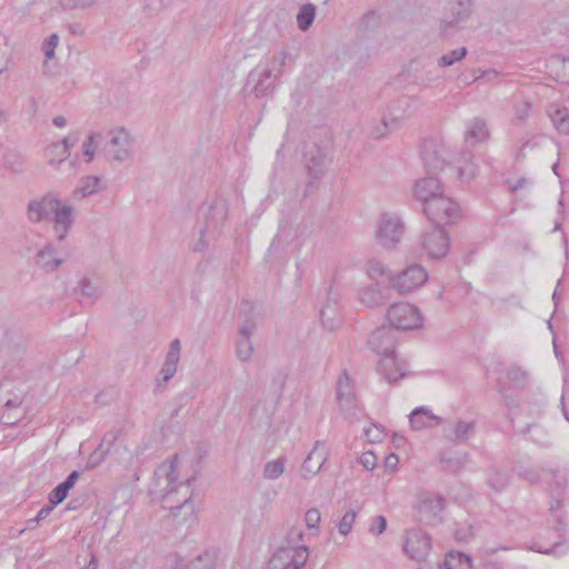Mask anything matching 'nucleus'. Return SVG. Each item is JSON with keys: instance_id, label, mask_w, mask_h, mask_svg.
Masks as SVG:
<instances>
[{"instance_id": "obj_51", "label": "nucleus", "mask_w": 569, "mask_h": 569, "mask_svg": "<svg viewBox=\"0 0 569 569\" xmlns=\"http://www.w3.org/2000/svg\"><path fill=\"white\" fill-rule=\"evenodd\" d=\"M387 529V519L382 515L375 516L371 519L368 531L373 536H380Z\"/></svg>"}, {"instance_id": "obj_18", "label": "nucleus", "mask_w": 569, "mask_h": 569, "mask_svg": "<svg viewBox=\"0 0 569 569\" xmlns=\"http://www.w3.org/2000/svg\"><path fill=\"white\" fill-rule=\"evenodd\" d=\"M78 141V134H69L62 140L50 143L44 149V158L49 166L56 167L66 161L70 156V150Z\"/></svg>"}, {"instance_id": "obj_62", "label": "nucleus", "mask_w": 569, "mask_h": 569, "mask_svg": "<svg viewBox=\"0 0 569 569\" xmlns=\"http://www.w3.org/2000/svg\"><path fill=\"white\" fill-rule=\"evenodd\" d=\"M21 402H22V400L19 397H16L14 399H8L4 402L3 411H21L20 410Z\"/></svg>"}, {"instance_id": "obj_30", "label": "nucleus", "mask_w": 569, "mask_h": 569, "mask_svg": "<svg viewBox=\"0 0 569 569\" xmlns=\"http://www.w3.org/2000/svg\"><path fill=\"white\" fill-rule=\"evenodd\" d=\"M359 301L369 308L378 307L383 302V296L378 283L363 287L359 291Z\"/></svg>"}, {"instance_id": "obj_38", "label": "nucleus", "mask_w": 569, "mask_h": 569, "mask_svg": "<svg viewBox=\"0 0 569 569\" xmlns=\"http://www.w3.org/2000/svg\"><path fill=\"white\" fill-rule=\"evenodd\" d=\"M326 158V153L323 150L316 148L315 153L312 151H308L306 153L307 168L309 173L318 178L319 173H321V167L323 164Z\"/></svg>"}, {"instance_id": "obj_47", "label": "nucleus", "mask_w": 569, "mask_h": 569, "mask_svg": "<svg viewBox=\"0 0 569 569\" xmlns=\"http://www.w3.org/2000/svg\"><path fill=\"white\" fill-rule=\"evenodd\" d=\"M71 488L66 485L64 482L59 483L50 493H49V502L52 503V506H57L61 503L68 496L69 490Z\"/></svg>"}, {"instance_id": "obj_39", "label": "nucleus", "mask_w": 569, "mask_h": 569, "mask_svg": "<svg viewBox=\"0 0 569 569\" xmlns=\"http://www.w3.org/2000/svg\"><path fill=\"white\" fill-rule=\"evenodd\" d=\"M443 508L445 500L442 497H430L422 500L420 506V512L430 513L431 517L428 520H432L433 518L438 517V515L443 510Z\"/></svg>"}, {"instance_id": "obj_1", "label": "nucleus", "mask_w": 569, "mask_h": 569, "mask_svg": "<svg viewBox=\"0 0 569 569\" xmlns=\"http://www.w3.org/2000/svg\"><path fill=\"white\" fill-rule=\"evenodd\" d=\"M191 481L192 478L180 479L179 459L174 456L157 468L152 492L161 500L163 508L184 510L187 519L194 515Z\"/></svg>"}, {"instance_id": "obj_57", "label": "nucleus", "mask_w": 569, "mask_h": 569, "mask_svg": "<svg viewBox=\"0 0 569 569\" xmlns=\"http://www.w3.org/2000/svg\"><path fill=\"white\" fill-rule=\"evenodd\" d=\"M118 435H119V431L118 430H111L109 432H107L102 440H101V443H100V449L104 450V453H108L110 452L111 450V447L113 445V442L117 440L118 438Z\"/></svg>"}, {"instance_id": "obj_59", "label": "nucleus", "mask_w": 569, "mask_h": 569, "mask_svg": "<svg viewBox=\"0 0 569 569\" xmlns=\"http://www.w3.org/2000/svg\"><path fill=\"white\" fill-rule=\"evenodd\" d=\"M22 417V411H3L1 413V422L7 426L14 425Z\"/></svg>"}, {"instance_id": "obj_35", "label": "nucleus", "mask_w": 569, "mask_h": 569, "mask_svg": "<svg viewBox=\"0 0 569 569\" xmlns=\"http://www.w3.org/2000/svg\"><path fill=\"white\" fill-rule=\"evenodd\" d=\"M238 333L236 353L241 362H247L249 361V326L247 323L241 325Z\"/></svg>"}, {"instance_id": "obj_61", "label": "nucleus", "mask_w": 569, "mask_h": 569, "mask_svg": "<svg viewBox=\"0 0 569 569\" xmlns=\"http://www.w3.org/2000/svg\"><path fill=\"white\" fill-rule=\"evenodd\" d=\"M366 437L371 442H379L383 439V431L378 427H375L373 429H367Z\"/></svg>"}, {"instance_id": "obj_55", "label": "nucleus", "mask_w": 569, "mask_h": 569, "mask_svg": "<svg viewBox=\"0 0 569 569\" xmlns=\"http://www.w3.org/2000/svg\"><path fill=\"white\" fill-rule=\"evenodd\" d=\"M56 506H52V503L49 502V505L43 506L37 513V516L30 520H28L29 528H33L37 526L41 520L46 519L51 511L53 510Z\"/></svg>"}, {"instance_id": "obj_21", "label": "nucleus", "mask_w": 569, "mask_h": 569, "mask_svg": "<svg viewBox=\"0 0 569 569\" xmlns=\"http://www.w3.org/2000/svg\"><path fill=\"white\" fill-rule=\"evenodd\" d=\"M327 457L328 453L325 450V443L321 441H316L313 449L309 452V455L302 462V477L310 478L317 475L321 470L323 463L326 462Z\"/></svg>"}, {"instance_id": "obj_5", "label": "nucleus", "mask_w": 569, "mask_h": 569, "mask_svg": "<svg viewBox=\"0 0 569 569\" xmlns=\"http://www.w3.org/2000/svg\"><path fill=\"white\" fill-rule=\"evenodd\" d=\"M368 346L371 350L381 356L378 363V372L383 379L393 380L395 377L388 372V366H396L395 332L392 328L380 327L372 331L368 338Z\"/></svg>"}, {"instance_id": "obj_17", "label": "nucleus", "mask_w": 569, "mask_h": 569, "mask_svg": "<svg viewBox=\"0 0 569 569\" xmlns=\"http://www.w3.org/2000/svg\"><path fill=\"white\" fill-rule=\"evenodd\" d=\"M181 343L179 339H173L169 345L162 367L157 378L158 388L166 386L177 373L180 361Z\"/></svg>"}, {"instance_id": "obj_13", "label": "nucleus", "mask_w": 569, "mask_h": 569, "mask_svg": "<svg viewBox=\"0 0 569 569\" xmlns=\"http://www.w3.org/2000/svg\"><path fill=\"white\" fill-rule=\"evenodd\" d=\"M431 549L430 537L421 529H410L405 533L403 550L406 555L418 562L425 561Z\"/></svg>"}, {"instance_id": "obj_37", "label": "nucleus", "mask_w": 569, "mask_h": 569, "mask_svg": "<svg viewBox=\"0 0 569 569\" xmlns=\"http://www.w3.org/2000/svg\"><path fill=\"white\" fill-rule=\"evenodd\" d=\"M443 567L445 569H470L471 559L461 552L450 551L446 556Z\"/></svg>"}, {"instance_id": "obj_15", "label": "nucleus", "mask_w": 569, "mask_h": 569, "mask_svg": "<svg viewBox=\"0 0 569 569\" xmlns=\"http://www.w3.org/2000/svg\"><path fill=\"white\" fill-rule=\"evenodd\" d=\"M422 160L428 170L440 171L451 161V151L442 144L428 142L422 148Z\"/></svg>"}, {"instance_id": "obj_49", "label": "nucleus", "mask_w": 569, "mask_h": 569, "mask_svg": "<svg viewBox=\"0 0 569 569\" xmlns=\"http://www.w3.org/2000/svg\"><path fill=\"white\" fill-rule=\"evenodd\" d=\"M508 379L516 386H525L528 381V372L519 367L510 368L507 373Z\"/></svg>"}, {"instance_id": "obj_41", "label": "nucleus", "mask_w": 569, "mask_h": 569, "mask_svg": "<svg viewBox=\"0 0 569 569\" xmlns=\"http://www.w3.org/2000/svg\"><path fill=\"white\" fill-rule=\"evenodd\" d=\"M101 0H58V4L64 11L89 10L98 7Z\"/></svg>"}, {"instance_id": "obj_44", "label": "nucleus", "mask_w": 569, "mask_h": 569, "mask_svg": "<svg viewBox=\"0 0 569 569\" xmlns=\"http://www.w3.org/2000/svg\"><path fill=\"white\" fill-rule=\"evenodd\" d=\"M466 54H467V49L465 47L451 50V51L442 54L438 59V64L440 67H450L455 62L460 61L461 59H463L466 57Z\"/></svg>"}, {"instance_id": "obj_23", "label": "nucleus", "mask_w": 569, "mask_h": 569, "mask_svg": "<svg viewBox=\"0 0 569 569\" xmlns=\"http://www.w3.org/2000/svg\"><path fill=\"white\" fill-rule=\"evenodd\" d=\"M62 263L63 260L57 256L51 242L46 243L36 254V264L47 273L57 271Z\"/></svg>"}, {"instance_id": "obj_45", "label": "nucleus", "mask_w": 569, "mask_h": 569, "mask_svg": "<svg viewBox=\"0 0 569 569\" xmlns=\"http://www.w3.org/2000/svg\"><path fill=\"white\" fill-rule=\"evenodd\" d=\"M458 176L462 181L472 180L477 173L478 168L471 160H466V163H461V160H457Z\"/></svg>"}, {"instance_id": "obj_22", "label": "nucleus", "mask_w": 569, "mask_h": 569, "mask_svg": "<svg viewBox=\"0 0 569 569\" xmlns=\"http://www.w3.org/2000/svg\"><path fill=\"white\" fill-rule=\"evenodd\" d=\"M415 197L425 206H429L431 200L438 198L442 192L439 180L435 177L423 178L416 182Z\"/></svg>"}, {"instance_id": "obj_11", "label": "nucleus", "mask_w": 569, "mask_h": 569, "mask_svg": "<svg viewBox=\"0 0 569 569\" xmlns=\"http://www.w3.org/2000/svg\"><path fill=\"white\" fill-rule=\"evenodd\" d=\"M420 107L417 97H400L392 101L388 107L387 114L383 117L386 128L397 127L400 122L415 116Z\"/></svg>"}, {"instance_id": "obj_58", "label": "nucleus", "mask_w": 569, "mask_h": 569, "mask_svg": "<svg viewBox=\"0 0 569 569\" xmlns=\"http://www.w3.org/2000/svg\"><path fill=\"white\" fill-rule=\"evenodd\" d=\"M468 459H469L468 453L459 455L455 461L452 459H446V460H443V462L446 465L445 468L456 471L457 469L461 468L468 461Z\"/></svg>"}, {"instance_id": "obj_29", "label": "nucleus", "mask_w": 569, "mask_h": 569, "mask_svg": "<svg viewBox=\"0 0 569 569\" xmlns=\"http://www.w3.org/2000/svg\"><path fill=\"white\" fill-rule=\"evenodd\" d=\"M100 189V178L97 176L83 177L72 192L74 199H83L97 193Z\"/></svg>"}, {"instance_id": "obj_14", "label": "nucleus", "mask_w": 569, "mask_h": 569, "mask_svg": "<svg viewBox=\"0 0 569 569\" xmlns=\"http://www.w3.org/2000/svg\"><path fill=\"white\" fill-rule=\"evenodd\" d=\"M307 558L306 548L281 549L271 558L268 569H302Z\"/></svg>"}, {"instance_id": "obj_50", "label": "nucleus", "mask_w": 569, "mask_h": 569, "mask_svg": "<svg viewBox=\"0 0 569 569\" xmlns=\"http://www.w3.org/2000/svg\"><path fill=\"white\" fill-rule=\"evenodd\" d=\"M141 450L137 448L134 452H130L128 467L132 469L131 480L132 482H137L140 479V473L138 471L139 466L141 465L140 460Z\"/></svg>"}, {"instance_id": "obj_56", "label": "nucleus", "mask_w": 569, "mask_h": 569, "mask_svg": "<svg viewBox=\"0 0 569 569\" xmlns=\"http://www.w3.org/2000/svg\"><path fill=\"white\" fill-rule=\"evenodd\" d=\"M320 511L316 508L309 509L306 512L305 520L309 529H317L320 522Z\"/></svg>"}, {"instance_id": "obj_12", "label": "nucleus", "mask_w": 569, "mask_h": 569, "mask_svg": "<svg viewBox=\"0 0 569 569\" xmlns=\"http://www.w3.org/2000/svg\"><path fill=\"white\" fill-rule=\"evenodd\" d=\"M286 60L287 53L284 51L271 58L266 69L260 73V78L253 88L256 96H266L274 88L276 80L281 74Z\"/></svg>"}, {"instance_id": "obj_42", "label": "nucleus", "mask_w": 569, "mask_h": 569, "mask_svg": "<svg viewBox=\"0 0 569 569\" xmlns=\"http://www.w3.org/2000/svg\"><path fill=\"white\" fill-rule=\"evenodd\" d=\"M286 458L279 457L266 463L263 468V477L266 479L276 480L284 472Z\"/></svg>"}, {"instance_id": "obj_48", "label": "nucleus", "mask_w": 569, "mask_h": 569, "mask_svg": "<svg viewBox=\"0 0 569 569\" xmlns=\"http://www.w3.org/2000/svg\"><path fill=\"white\" fill-rule=\"evenodd\" d=\"M356 517H357V512L352 509L347 511L342 516V518L338 525V530L342 536H347L351 531V528H352V525L355 523Z\"/></svg>"}, {"instance_id": "obj_34", "label": "nucleus", "mask_w": 569, "mask_h": 569, "mask_svg": "<svg viewBox=\"0 0 569 569\" xmlns=\"http://www.w3.org/2000/svg\"><path fill=\"white\" fill-rule=\"evenodd\" d=\"M3 166L12 173H22L26 170V158L13 150H8L3 154Z\"/></svg>"}, {"instance_id": "obj_6", "label": "nucleus", "mask_w": 569, "mask_h": 569, "mask_svg": "<svg viewBox=\"0 0 569 569\" xmlns=\"http://www.w3.org/2000/svg\"><path fill=\"white\" fill-rule=\"evenodd\" d=\"M417 248L419 249L420 257L440 260L449 252V234L443 228L435 226L419 236Z\"/></svg>"}, {"instance_id": "obj_7", "label": "nucleus", "mask_w": 569, "mask_h": 569, "mask_svg": "<svg viewBox=\"0 0 569 569\" xmlns=\"http://www.w3.org/2000/svg\"><path fill=\"white\" fill-rule=\"evenodd\" d=\"M387 319L390 328L403 331L419 329L423 325L419 308L409 302L391 305L387 310Z\"/></svg>"}, {"instance_id": "obj_24", "label": "nucleus", "mask_w": 569, "mask_h": 569, "mask_svg": "<svg viewBox=\"0 0 569 569\" xmlns=\"http://www.w3.org/2000/svg\"><path fill=\"white\" fill-rule=\"evenodd\" d=\"M409 422L413 430H422L439 426L442 419L427 407H418L409 415Z\"/></svg>"}, {"instance_id": "obj_25", "label": "nucleus", "mask_w": 569, "mask_h": 569, "mask_svg": "<svg viewBox=\"0 0 569 569\" xmlns=\"http://www.w3.org/2000/svg\"><path fill=\"white\" fill-rule=\"evenodd\" d=\"M546 479L551 496L556 499L557 506L565 498L568 487V476L565 471L550 469L546 471Z\"/></svg>"}, {"instance_id": "obj_52", "label": "nucleus", "mask_w": 569, "mask_h": 569, "mask_svg": "<svg viewBox=\"0 0 569 569\" xmlns=\"http://www.w3.org/2000/svg\"><path fill=\"white\" fill-rule=\"evenodd\" d=\"M388 372L391 373L395 379L389 380L386 379L389 383H393L398 381L400 378H403L407 373V363L405 361H399L396 357V366H388Z\"/></svg>"}, {"instance_id": "obj_54", "label": "nucleus", "mask_w": 569, "mask_h": 569, "mask_svg": "<svg viewBox=\"0 0 569 569\" xmlns=\"http://www.w3.org/2000/svg\"><path fill=\"white\" fill-rule=\"evenodd\" d=\"M166 6V0H144V10L149 16L158 14Z\"/></svg>"}, {"instance_id": "obj_40", "label": "nucleus", "mask_w": 569, "mask_h": 569, "mask_svg": "<svg viewBox=\"0 0 569 569\" xmlns=\"http://www.w3.org/2000/svg\"><path fill=\"white\" fill-rule=\"evenodd\" d=\"M316 16V7L312 3L303 4L297 16V23L301 31H307Z\"/></svg>"}, {"instance_id": "obj_4", "label": "nucleus", "mask_w": 569, "mask_h": 569, "mask_svg": "<svg viewBox=\"0 0 569 569\" xmlns=\"http://www.w3.org/2000/svg\"><path fill=\"white\" fill-rule=\"evenodd\" d=\"M136 137L129 129L116 126L108 130L102 151L109 161H129L136 154Z\"/></svg>"}, {"instance_id": "obj_53", "label": "nucleus", "mask_w": 569, "mask_h": 569, "mask_svg": "<svg viewBox=\"0 0 569 569\" xmlns=\"http://www.w3.org/2000/svg\"><path fill=\"white\" fill-rule=\"evenodd\" d=\"M59 38L57 34H51L42 46V50L44 52L46 60H50L54 56V50L58 46Z\"/></svg>"}, {"instance_id": "obj_64", "label": "nucleus", "mask_w": 569, "mask_h": 569, "mask_svg": "<svg viewBox=\"0 0 569 569\" xmlns=\"http://www.w3.org/2000/svg\"><path fill=\"white\" fill-rule=\"evenodd\" d=\"M10 342V330L4 325H0V346Z\"/></svg>"}, {"instance_id": "obj_27", "label": "nucleus", "mask_w": 569, "mask_h": 569, "mask_svg": "<svg viewBox=\"0 0 569 569\" xmlns=\"http://www.w3.org/2000/svg\"><path fill=\"white\" fill-rule=\"evenodd\" d=\"M490 136L489 129L485 120L480 118L472 119L465 132L466 142L470 146H475L480 142H485L488 140Z\"/></svg>"}, {"instance_id": "obj_26", "label": "nucleus", "mask_w": 569, "mask_h": 569, "mask_svg": "<svg viewBox=\"0 0 569 569\" xmlns=\"http://www.w3.org/2000/svg\"><path fill=\"white\" fill-rule=\"evenodd\" d=\"M77 290L81 296V302L94 303L102 295L103 288L99 280L83 277Z\"/></svg>"}, {"instance_id": "obj_19", "label": "nucleus", "mask_w": 569, "mask_h": 569, "mask_svg": "<svg viewBox=\"0 0 569 569\" xmlns=\"http://www.w3.org/2000/svg\"><path fill=\"white\" fill-rule=\"evenodd\" d=\"M476 432L475 420L458 419L455 422H447L442 428L443 437L451 442H466Z\"/></svg>"}, {"instance_id": "obj_33", "label": "nucleus", "mask_w": 569, "mask_h": 569, "mask_svg": "<svg viewBox=\"0 0 569 569\" xmlns=\"http://www.w3.org/2000/svg\"><path fill=\"white\" fill-rule=\"evenodd\" d=\"M532 111V103L523 98L515 99L513 116L511 122L515 126H522L529 118Z\"/></svg>"}, {"instance_id": "obj_36", "label": "nucleus", "mask_w": 569, "mask_h": 569, "mask_svg": "<svg viewBox=\"0 0 569 569\" xmlns=\"http://www.w3.org/2000/svg\"><path fill=\"white\" fill-rule=\"evenodd\" d=\"M101 141V134L96 131L89 132L86 140L82 142V154L86 162H92Z\"/></svg>"}, {"instance_id": "obj_32", "label": "nucleus", "mask_w": 569, "mask_h": 569, "mask_svg": "<svg viewBox=\"0 0 569 569\" xmlns=\"http://www.w3.org/2000/svg\"><path fill=\"white\" fill-rule=\"evenodd\" d=\"M510 482V475L500 468L493 467L488 473V486L497 492L505 490Z\"/></svg>"}, {"instance_id": "obj_46", "label": "nucleus", "mask_w": 569, "mask_h": 569, "mask_svg": "<svg viewBox=\"0 0 569 569\" xmlns=\"http://www.w3.org/2000/svg\"><path fill=\"white\" fill-rule=\"evenodd\" d=\"M451 12L455 16L452 19L447 21V24L456 27L462 21H465L469 14L470 10L468 7H466L462 2H458L452 6Z\"/></svg>"}, {"instance_id": "obj_60", "label": "nucleus", "mask_w": 569, "mask_h": 569, "mask_svg": "<svg viewBox=\"0 0 569 569\" xmlns=\"http://www.w3.org/2000/svg\"><path fill=\"white\" fill-rule=\"evenodd\" d=\"M360 463L367 469V470H373L377 466V457L373 452L367 451L363 452L360 457Z\"/></svg>"}, {"instance_id": "obj_3", "label": "nucleus", "mask_w": 569, "mask_h": 569, "mask_svg": "<svg viewBox=\"0 0 569 569\" xmlns=\"http://www.w3.org/2000/svg\"><path fill=\"white\" fill-rule=\"evenodd\" d=\"M228 217L227 202L222 198H213L203 202L198 210L200 240L194 246L196 251L206 249L211 239L221 234Z\"/></svg>"}, {"instance_id": "obj_9", "label": "nucleus", "mask_w": 569, "mask_h": 569, "mask_svg": "<svg viewBox=\"0 0 569 569\" xmlns=\"http://www.w3.org/2000/svg\"><path fill=\"white\" fill-rule=\"evenodd\" d=\"M423 212L437 227L453 223L460 217L458 203L453 199L443 196V193L431 200L429 206H425Z\"/></svg>"}, {"instance_id": "obj_28", "label": "nucleus", "mask_w": 569, "mask_h": 569, "mask_svg": "<svg viewBox=\"0 0 569 569\" xmlns=\"http://www.w3.org/2000/svg\"><path fill=\"white\" fill-rule=\"evenodd\" d=\"M337 400L342 409L349 410L355 407L352 386L346 372L339 377L337 382Z\"/></svg>"}, {"instance_id": "obj_16", "label": "nucleus", "mask_w": 569, "mask_h": 569, "mask_svg": "<svg viewBox=\"0 0 569 569\" xmlns=\"http://www.w3.org/2000/svg\"><path fill=\"white\" fill-rule=\"evenodd\" d=\"M322 327L328 331H336L342 326L343 317L337 295L330 290L326 302L320 310Z\"/></svg>"}, {"instance_id": "obj_31", "label": "nucleus", "mask_w": 569, "mask_h": 569, "mask_svg": "<svg viewBox=\"0 0 569 569\" xmlns=\"http://www.w3.org/2000/svg\"><path fill=\"white\" fill-rule=\"evenodd\" d=\"M549 116L556 129L563 134H569V111L566 108L551 106Z\"/></svg>"}, {"instance_id": "obj_2", "label": "nucleus", "mask_w": 569, "mask_h": 569, "mask_svg": "<svg viewBox=\"0 0 569 569\" xmlns=\"http://www.w3.org/2000/svg\"><path fill=\"white\" fill-rule=\"evenodd\" d=\"M27 219L31 223L51 221L57 240L63 241L74 224V207L57 193L47 192L28 202Z\"/></svg>"}, {"instance_id": "obj_20", "label": "nucleus", "mask_w": 569, "mask_h": 569, "mask_svg": "<svg viewBox=\"0 0 569 569\" xmlns=\"http://www.w3.org/2000/svg\"><path fill=\"white\" fill-rule=\"evenodd\" d=\"M219 563V552L216 549H206L190 560L177 559L172 569H216Z\"/></svg>"}, {"instance_id": "obj_8", "label": "nucleus", "mask_w": 569, "mask_h": 569, "mask_svg": "<svg viewBox=\"0 0 569 569\" xmlns=\"http://www.w3.org/2000/svg\"><path fill=\"white\" fill-rule=\"evenodd\" d=\"M405 233V223L400 217L392 213H382L376 230L377 242L387 250L395 249Z\"/></svg>"}, {"instance_id": "obj_63", "label": "nucleus", "mask_w": 569, "mask_h": 569, "mask_svg": "<svg viewBox=\"0 0 569 569\" xmlns=\"http://www.w3.org/2000/svg\"><path fill=\"white\" fill-rule=\"evenodd\" d=\"M519 476L531 483H535L539 480V475L535 470H523L519 472Z\"/></svg>"}, {"instance_id": "obj_43", "label": "nucleus", "mask_w": 569, "mask_h": 569, "mask_svg": "<svg viewBox=\"0 0 569 569\" xmlns=\"http://www.w3.org/2000/svg\"><path fill=\"white\" fill-rule=\"evenodd\" d=\"M366 271L371 280L378 281L388 273V268L378 259H370L366 264Z\"/></svg>"}, {"instance_id": "obj_10", "label": "nucleus", "mask_w": 569, "mask_h": 569, "mask_svg": "<svg viewBox=\"0 0 569 569\" xmlns=\"http://www.w3.org/2000/svg\"><path fill=\"white\" fill-rule=\"evenodd\" d=\"M428 281L427 270L418 263L409 264L397 276L390 279V284L399 293L412 292L422 287Z\"/></svg>"}]
</instances>
